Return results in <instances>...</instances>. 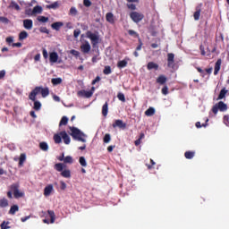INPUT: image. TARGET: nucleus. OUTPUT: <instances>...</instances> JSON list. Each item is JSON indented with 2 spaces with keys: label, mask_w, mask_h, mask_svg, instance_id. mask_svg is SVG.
<instances>
[{
  "label": "nucleus",
  "mask_w": 229,
  "mask_h": 229,
  "mask_svg": "<svg viewBox=\"0 0 229 229\" xmlns=\"http://www.w3.org/2000/svg\"><path fill=\"white\" fill-rule=\"evenodd\" d=\"M83 4L85 7H90V5H92V2L90 0H83Z\"/></svg>",
  "instance_id": "4d7b16f0"
},
{
  "label": "nucleus",
  "mask_w": 229,
  "mask_h": 229,
  "mask_svg": "<svg viewBox=\"0 0 229 229\" xmlns=\"http://www.w3.org/2000/svg\"><path fill=\"white\" fill-rule=\"evenodd\" d=\"M53 191H54L53 184H48L47 186H46L44 190V196L49 197L53 193Z\"/></svg>",
  "instance_id": "f8f14e48"
},
{
  "label": "nucleus",
  "mask_w": 229,
  "mask_h": 229,
  "mask_svg": "<svg viewBox=\"0 0 229 229\" xmlns=\"http://www.w3.org/2000/svg\"><path fill=\"white\" fill-rule=\"evenodd\" d=\"M98 81H101L100 75H97V77H95V79H93L91 85H96V83H98Z\"/></svg>",
  "instance_id": "3c124183"
},
{
  "label": "nucleus",
  "mask_w": 229,
  "mask_h": 229,
  "mask_svg": "<svg viewBox=\"0 0 229 229\" xmlns=\"http://www.w3.org/2000/svg\"><path fill=\"white\" fill-rule=\"evenodd\" d=\"M81 32V30L80 29H76L74 30V37L78 38L80 36Z\"/></svg>",
  "instance_id": "338daca9"
},
{
  "label": "nucleus",
  "mask_w": 229,
  "mask_h": 229,
  "mask_svg": "<svg viewBox=\"0 0 229 229\" xmlns=\"http://www.w3.org/2000/svg\"><path fill=\"white\" fill-rule=\"evenodd\" d=\"M155 164H156L155 160H153V158H150V164H146V165L148 169H153Z\"/></svg>",
  "instance_id": "8fccbe9b"
},
{
  "label": "nucleus",
  "mask_w": 229,
  "mask_h": 229,
  "mask_svg": "<svg viewBox=\"0 0 229 229\" xmlns=\"http://www.w3.org/2000/svg\"><path fill=\"white\" fill-rule=\"evenodd\" d=\"M57 7H59L58 2H54V4L48 5V9H57Z\"/></svg>",
  "instance_id": "603ef678"
},
{
  "label": "nucleus",
  "mask_w": 229,
  "mask_h": 229,
  "mask_svg": "<svg viewBox=\"0 0 229 229\" xmlns=\"http://www.w3.org/2000/svg\"><path fill=\"white\" fill-rule=\"evenodd\" d=\"M39 31L44 32L45 34L50 33V30H48L47 27H40Z\"/></svg>",
  "instance_id": "6e6d98bb"
},
{
  "label": "nucleus",
  "mask_w": 229,
  "mask_h": 229,
  "mask_svg": "<svg viewBox=\"0 0 229 229\" xmlns=\"http://www.w3.org/2000/svg\"><path fill=\"white\" fill-rule=\"evenodd\" d=\"M224 123L226 124V126H229V115L224 116Z\"/></svg>",
  "instance_id": "052dcab7"
},
{
  "label": "nucleus",
  "mask_w": 229,
  "mask_h": 229,
  "mask_svg": "<svg viewBox=\"0 0 229 229\" xmlns=\"http://www.w3.org/2000/svg\"><path fill=\"white\" fill-rule=\"evenodd\" d=\"M58 53L57 52H50L49 54V61L51 63H56L58 61Z\"/></svg>",
  "instance_id": "dca6fc26"
},
{
  "label": "nucleus",
  "mask_w": 229,
  "mask_h": 229,
  "mask_svg": "<svg viewBox=\"0 0 229 229\" xmlns=\"http://www.w3.org/2000/svg\"><path fill=\"white\" fill-rule=\"evenodd\" d=\"M130 16L132 21H134L135 23H140V21H141V20H144L145 18L142 13H138L136 10H134L133 13H131Z\"/></svg>",
  "instance_id": "6e6552de"
},
{
  "label": "nucleus",
  "mask_w": 229,
  "mask_h": 229,
  "mask_svg": "<svg viewBox=\"0 0 229 229\" xmlns=\"http://www.w3.org/2000/svg\"><path fill=\"white\" fill-rule=\"evenodd\" d=\"M200 15H201V5H198V7H196L195 13H193L194 20L199 21Z\"/></svg>",
  "instance_id": "6ab92c4d"
},
{
  "label": "nucleus",
  "mask_w": 229,
  "mask_h": 229,
  "mask_svg": "<svg viewBox=\"0 0 229 229\" xmlns=\"http://www.w3.org/2000/svg\"><path fill=\"white\" fill-rule=\"evenodd\" d=\"M103 72H104V74H106V76H108V74H111V72H112V68H111V66H110L109 64L106 65V66L104 67Z\"/></svg>",
  "instance_id": "4c0bfd02"
},
{
  "label": "nucleus",
  "mask_w": 229,
  "mask_h": 229,
  "mask_svg": "<svg viewBox=\"0 0 229 229\" xmlns=\"http://www.w3.org/2000/svg\"><path fill=\"white\" fill-rule=\"evenodd\" d=\"M43 57H45V59H47L48 57V52L47 48H43Z\"/></svg>",
  "instance_id": "774afa93"
},
{
  "label": "nucleus",
  "mask_w": 229,
  "mask_h": 229,
  "mask_svg": "<svg viewBox=\"0 0 229 229\" xmlns=\"http://www.w3.org/2000/svg\"><path fill=\"white\" fill-rule=\"evenodd\" d=\"M9 206V202L7 199H0V208H7Z\"/></svg>",
  "instance_id": "c9c22d12"
},
{
  "label": "nucleus",
  "mask_w": 229,
  "mask_h": 229,
  "mask_svg": "<svg viewBox=\"0 0 229 229\" xmlns=\"http://www.w3.org/2000/svg\"><path fill=\"white\" fill-rule=\"evenodd\" d=\"M77 95L81 98H91L92 93H90V90H89V91H87V90H79Z\"/></svg>",
  "instance_id": "2eb2a0df"
},
{
  "label": "nucleus",
  "mask_w": 229,
  "mask_h": 229,
  "mask_svg": "<svg viewBox=\"0 0 229 229\" xmlns=\"http://www.w3.org/2000/svg\"><path fill=\"white\" fill-rule=\"evenodd\" d=\"M155 112H156L155 108L150 106L149 108H148V110H146L145 115H148V116L154 115Z\"/></svg>",
  "instance_id": "f704fd0d"
},
{
  "label": "nucleus",
  "mask_w": 229,
  "mask_h": 229,
  "mask_svg": "<svg viewBox=\"0 0 229 229\" xmlns=\"http://www.w3.org/2000/svg\"><path fill=\"white\" fill-rule=\"evenodd\" d=\"M66 167V163L65 162H57L55 164L54 168L55 171H60L61 175L64 177V179H71L72 174L71 170H64Z\"/></svg>",
  "instance_id": "7ed1b4c3"
},
{
  "label": "nucleus",
  "mask_w": 229,
  "mask_h": 229,
  "mask_svg": "<svg viewBox=\"0 0 229 229\" xmlns=\"http://www.w3.org/2000/svg\"><path fill=\"white\" fill-rule=\"evenodd\" d=\"M194 155H196V151H191V150H189V151H185V153H184V157H185L186 158H193V157H194Z\"/></svg>",
  "instance_id": "473e14b6"
},
{
  "label": "nucleus",
  "mask_w": 229,
  "mask_h": 229,
  "mask_svg": "<svg viewBox=\"0 0 229 229\" xmlns=\"http://www.w3.org/2000/svg\"><path fill=\"white\" fill-rule=\"evenodd\" d=\"M79 162H80L81 165H82V166L88 165V162H87L85 157H80Z\"/></svg>",
  "instance_id": "ea45409f"
},
{
  "label": "nucleus",
  "mask_w": 229,
  "mask_h": 229,
  "mask_svg": "<svg viewBox=\"0 0 229 229\" xmlns=\"http://www.w3.org/2000/svg\"><path fill=\"white\" fill-rule=\"evenodd\" d=\"M23 26L28 30H30L33 27V20H23Z\"/></svg>",
  "instance_id": "a211bd4d"
},
{
  "label": "nucleus",
  "mask_w": 229,
  "mask_h": 229,
  "mask_svg": "<svg viewBox=\"0 0 229 229\" xmlns=\"http://www.w3.org/2000/svg\"><path fill=\"white\" fill-rule=\"evenodd\" d=\"M81 50L84 54H89L91 50V45L89 43V41H85L82 45H81Z\"/></svg>",
  "instance_id": "9b49d317"
},
{
  "label": "nucleus",
  "mask_w": 229,
  "mask_h": 229,
  "mask_svg": "<svg viewBox=\"0 0 229 229\" xmlns=\"http://www.w3.org/2000/svg\"><path fill=\"white\" fill-rule=\"evenodd\" d=\"M102 114L104 115V117H106V115H108V102L107 101L102 106Z\"/></svg>",
  "instance_id": "5701e85b"
},
{
  "label": "nucleus",
  "mask_w": 229,
  "mask_h": 229,
  "mask_svg": "<svg viewBox=\"0 0 229 229\" xmlns=\"http://www.w3.org/2000/svg\"><path fill=\"white\" fill-rule=\"evenodd\" d=\"M128 64V60L127 59H123L121 61H118L117 66L118 68H124Z\"/></svg>",
  "instance_id": "a878e982"
},
{
  "label": "nucleus",
  "mask_w": 229,
  "mask_h": 229,
  "mask_svg": "<svg viewBox=\"0 0 229 229\" xmlns=\"http://www.w3.org/2000/svg\"><path fill=\"white\" fill-rule=\"evenodd\" d=\"M11 190L13 193L14 199H21L25 195L24 191H20V182L11 184Z\"/></svg>",
  "instance_id": "39448f33"
},
{
  "label": "nucleus",
  "mask_w": 229,
  "mask_h": 229,
  "mask_svg": "<svg viewBox=\"0 0 229 229\" xmlns=\"http://www.w3.org/2000/svg\"><path fill=\"white\" fill-rule=\"evenodd\" d=\"M144 137H145V133H144V132H141V133L140 134L139 139H137V140L134 141L135 146H140V144H141V140H142V139H144Z\"/></svg>",
  "instance_id": "72a5a7b5"
},
{
  "label": "nucleus",
  "mask_w": 229,
  "mask_h": 229,
  "mask_svg": "<svg viewBox=\"0 0 229 229\" xmlns=\"http://www.w3.org/2000/svg\"><path fill=\"white\" fill-rule=\"evenodd\" d=\"M228 93V90H226V89H222V90H220V94L218 95L217 99H224L226 96V94Z\"/></svg>",
  "instance_id": "c85d7f7f"
},
{
  "label": "nucleus",
  "mask_w": 229,
  "mask_h": 229,
  "mask_svg": "<svg viewBox=\"0 0 229 229\" xmlns=\"http://www.w3.org/2000/svg\"><path fill=\"white\" fill-rule=\"evenodd\" d=\"M63 25H64L63 21H55L54 23H52L51 27L52 29H55V30H60Z\"/></svg>",
  "instance_id": "412c9836"
},
{
  "label": "nucleus",
  "mask_w": 229,
  "mask_h": 229,
  "mask_svg": "<svg viewBox=\"0 0 229 229\" xmlns=\"http://www.w3.org/2000/svg\"><path fill=\"white\" fill-rule=\"evenodd\" d=\"M69 130L71 131L70 135L72 139L80 140L81 142H86L85 137H87V135L86 133H83L80 128H76V126H69Z\"/></svg>",
  "instance_id": "f03ea898"
},
{
  "label": "nucleus",
  "mask_w": 229,
  "mask_h": 229,
  "mask_svg": "<svg viewBox=\"0 0 229 229\" xmlns=\"http://www.w3.org/2000/svg\"><path fill=\"white\" fill-rule=\"evenodd\" d=\"M130 36H133V38H140V34L136 32V30H128Z\"/></svg>",
  "instance_id": "49530a36"
},
{
  "label": "nucleus",
  "mask_w": 229,
  "mask_h": 229,
  "mask_svg": "<svg viewBox=\"0 0 229 229\" xmlns=\"http://www.w3.org/2000/svg\"><path fill=\"white\" fill-rule=\"evenodd\" d=\"M71 54H72V55H76V57L80 55L79 50H75V49L71 50Z\"/></svg>",
  "instance_id": "e2e57ef3"
},
{
  "label": "nucleus",
  "mask_w": 229,
  "mask_h": 229,
  "mask_svg": "<svg viewBox=\"0 0 229 229\" xmlns=\"http://www.w3.org/2000/svg\"><path fill=\"white\" fill-rule=\"evenodd\" d=\"M62 81H63L62 77H53V79H51V82L55 86L61 85Z\"/></svg>",
  "instance_id": "aec40b11"
},
{
  "label": "nucleus",
  "mask_w": 229,
  "mask_h": 229,
  "mask_svg": "<svg viewBox=\"0 0 229 229\" xmlns=\"http://www.w3.org/2000/svg\"><path fill=\"white\" fill-rule=\"evenodd\" d=\"M62 139L64 140V144H70L71 142V137L68 135L67 131H61Z\"/></svg>",
  "instance_id": "4468645a"
},
{
  "label": "nucleus",
  "mask_w": 229,
  "mask_h": 229,
  "mask_svg": "<svg viewBox=\"0 0 229 229\" xmlns=\"http://www.w3.org/2000/svg\"><path fill=\"white\" fill-rule=\"evenodd\" d=\"M49 18H47V16H38V21H42V23H46L47 21H48Z\"/></svg>",
  "instance_id": "a18cd8bd"
},
{
  "label": "nucleus",
  "mask_w": 229,
  "mask_h": 229,
  "mask_svg": "<svg viewBox=\"0 0 229 229\" xmlns=\"http://www.w3.org/2000/svg\"><path fill=\"white\" fill-rule=\"evenodd\" d=\"M26 153H21L20 158H19V165L21 166L24 165V162L26 161Z\"/></svg>",
  "instance_id": "393cba45"
},
{
  "label": "nucleus",
  "mask_w": 229,
  "mask_h": 229,
  "mask_svg": "<svg viewBox=\"0 0 229 229\" xmlns=\"http://www.w3.org/2000/svg\"><path fill=\"white\" fill-rule=\"evenodd\" d=\"M199 49H200L201 55H206V50H205L204 45H200Z\"/></svg>",
  "instance_id": "680f3d73"
},
{
  "label": "nucleus",
  "mask_w": 229,
  "mask_h": 229,
  "mask_svg": "<svg viewBox=\"0 0 229 229\" xmlns=\"http://www.w3.org/2000/svg\"><path fill=\"white\" fill-rule=\"evenodd\" d=\"M60 184H61V190H66L67 188L66 182H64V181H61Z\"/></svg>",
  "instance_id": "0e129e2a"
},
{
  "label": "nucleus",
  "mask_w": 229,
  "mask_h": 229,
  "mask_svg": "<svg viewBox=\"0 0 229 229\" xmlns=\"http://www.w3.org/2000/svg\"><path fill=\"white\" fill-rule=\"evenodd\" d=\"M117 98L120 101H122L123 103H125L126 98L124 94H123L122 92H119V94L117 95Z\"/></svg>",
  "instance_id": "37998d69"
},
{
  "label": "nucleus",
  "mask_w": 229,
  "mask_h": 229,
  "mask_svg": "<svg viewBox=\"0 0 229 229\" xmlns=\"http://www.w3.org/2000/svg\"><path fill=\"white\" fill-rule=\"evenodd\" d=\"M6 76V72L5 70H0V80H4Z\"/></svg>",
  "instance_id": "13d9d810"
},
{
  "label": "nucleus",
  "mask_w": 229,
  "mask_h": 229,
  "mask_svg": "<svg viewBox=\"0 0 229 229\" xmlns=\"http://www.w3.org/2000/svg\"><path fill=\"white\" fill-rule=\"evenodd\" d=\"M9 224L10 222H6L5 220H4V222H2V224L0 225L1 229H10Z\"/></svg>",
  "instance_id": "a19ab883"
},
{
  "label": "nucleus",
  "mask_w": 229,
  "mask_h": 229,
  "mask_svg": "<svg viewBox=\"0 0 229 229\" xmlns=\"http://www.w3.org/2000/svg\"><path fill=\"white\" fill-rule=\"evenodd\" d=\"M64 162L65 164H72L73 158L71 155H67L66 157H64Z\"/></svg>",
  "instance_id": "58836bf2"
},
{
  "label": "nucleus",
  "mask_w": 229,
  "mask_h": 229,
  "mask_svg": "<svg viewBox=\"0 0 229 229\" xmlns=\"http://www.w3.org/2000/svg\"><path fill=\"white\" fill-rule=\"evenodd\" d=\"M0 22L1 23H10V20H8V18H5V16H0Z\"/></svg>",
  "instance_id": "864d4df0"
},
{
  "label": "nucleus",
  "mask_w": 229,
  "mask_h": 229,
  "mask_svg": "<svg viewBox=\"0 0 229 229\" xmlns=\"http://www.w3.org/2000/svg\"><path fill=\"white\" fill-rule=\"evenodd\" d=\"M12 186H10L9 191H7V197L8 199H13V191L11 190Z\"/></svg>",
  "instance_id": "bf43d9fd"
},
{
  "label": "nucleus",
  "mask_w": 229,
  "mask_h": 229,
  "mask_svg": "<svg viewBox=\"0 0 229 229\" xmlns=\"http://www.w3.org/2000/svg\"><path fill=\"white\" fill-rule=\"evenodd\" d=\"M49 216H50V222L51 224H54L55 220V211H52L50 209H48L47 211Z\"/></svg>",
  "instance_id": "e433bc0d"
},
{
  "label": "nucleus",
  "mask_w": 229,
  "mask_h": 229,
  "mask_svg": "<svg viewBox=\"0 0 229 229\" xmlns=\"http://www.w3.org/2000/svg\"><path fill=\"white\" fill-rule=\"evenodd\" d=\"M148 70H158L159 64L157 63H155L154 61H149L147 64Z\"/></svg>",
  "instance_id": "f3484780"
},
{
  "label": "nucleus",
  "mask_w": 229,
  "mask_h": 229,
  "mask_svg": "<svg viewBox=\"0 0 229 229\" xmlns=\"http://www.w3.org/2000/svg\"><path fill=\"white\" fill-rule=\"evenodd\" d=\"M10 7L12 9H15L16 11H20L21 7L16 2H11Z\"/></svg>",
  "instance_id": "79ce46f5"
},
{
  "label": "nucleus",
  "mask_w": 229,
  "mask_h": 229,
  "mask_svg": "<svg viewBox=\"0 0 229 229\" xmlns=\"http://www.w3.org/2000/svg\"><path fill=\"white\" fill-rule=\"evenodd\" d=\"M70 14H72V16H77L78 11H77L76 7H71Z\"/></svg>",
  "instance_id": "09e8293b"
},
{
  "label": "nucleus",
  "mask_w": 229,
  "mask_h": 229,
  "mask_svg": "<svg viewBox=\"0 0 229 229\" xmlns=\"http://www.w3.org/2000/svg\"><path fill=\"white\" fill-rule=\"evenodd\" d=\"M221 64H222V59L218 58L215 64V70H214L215 76H217V74H219V71L221 70Z\"/></svg>",
  "instance_id": "ddd939ff"
},
{
  "label": "nucleus",
  "mask_w": 229,
  "mask_h": 229,
  "mask_svg": "<svg viewBox=\"0 0 229 229\" xmlns=\"http://www.w3.org/2000/svg\"><path fill=\"white\" fill-rule=\"evenodd\" d=\"M19 211V206H17L16 204H14L13 206H11V208L9 210V214L10 215H15V213Z\"/></svg>",
  "instance_id": "c756f323"
},
{
  "label": "nucleus",
  "mask_w": 229,
  "mask_h": 229,
  "mask_svg": "<svg viewBox=\"0 0 229 229\" xmlns=\"http://www.w3.org/2000/svg\"><path fill=\"white\" fill-rule=\"evenodd\" d=\"M127 124L126 123H123L122 119H116L114 123H113V128H122L124 130L126 128Z\"/></svg>",
  "instance_id": "9d476101"
},
{
  "label": "nucleus",
  "mask_w": 229,
  "mask_h": 229,
  "mask_svg": "<svg viewBox=\"0 0 229 229\" xmlns=\"http://www.w3.org/2000/svg\"><path fill=\"white\" fill-rule=\"evenodd\" d=\"M166 81H167V77L166 75H163V73H161V75H158V77H157V83H158V85H164L163 89H161V93L164 96H167V94H169V89L166 85Z\"/></svg>",
  "instance_id": "20e7f679"
},
{
  "label": "nucleus",
  "mask_w": 229,
  "mask_h": 229,
  "mask_svg": "<svg viewBox=\"0 0 229 229\" xmlns=\"http://www.w3.org/2000/svg\"><path fill=\"white\" fill-rule=\"evenodd\" d=\"M68 117H66V115H64V117H62L61 121L59 122V126H66L68 124Z\"/></svg>",
  "instance_id": "2f4dec72"
},
{
  "label": "nucleus",
  "mask_w": 229,
  "mask_h": 229,
  "mask_svg": "<svg viewBox=\"0 0 229 229\" xmlns=\"http://www.w3.org/2000/svg\"><path fill=\"white\" fill-rule=\"evenodd\" d=\"M41 94L42 98H47L50 94V90L48 88L43 89V87H36L30 94L29 99L34 102V110L38 111L41 109L42 105L40 101H37V96Z\"/></svg>",
  "instance_id": "f257e3e1"
},
{
  "label": "nucleus",
  "mask_w": 229,
  "mask_h": 229,
  "mask_svg": "<svg viewBox=\"0 0 229 229\" xmlns=\"http://www.w3.org/2000/svg\"><path fill=\"white\" fill-rule=\"evenodd\" d=\"M62 131H60V133H55L54 135V140L55 142V144H60L62 142V135H61Z\"/></svg>",
  "instance_id": "4be33fe9"
},
{
  "label": "nucleus",
  "mask_w": 229,
  "mask_h": 229,
  "mask_svg": "<svg viewBox=\"0 0 229 229\" xmlns=\"http://www.w3.org/2000/svg\"><path fill=\"white\" fill-rule=\"evenodd\" d=\"M103 140H104V142H106V143L110 142V140H111V135H110V133H106V135L104 136Z\"/></svg>",
  "instance_id": "de8ad7c7"
},
{
  "label": "nucleus",
  "mask_w": 229,
  "mask_h": 229,
  "mask_svg": "<svg viewBox=\"0 0 229 229\" xmlns=\"http://www.w3.org/2000/svg\"><path fill=\"white\" fill-rule=\"evenodd\" d=\"M39 148L43 151H48V149H49V146H48L47 142H45V141L39 142Z\"/></svg>",
  "instance_id": "cd10ccee"
},
{
  "label": "nucleus",
  "mask_w": 229,
  "mask_h": 229,
  "mask_svg": "<svg viewBox=\"0 0 229 229\" xmlns=\"http://www.w3.org/2000/svg\"><path fill=\"white\" fill-rule=\"evenodd\" d=\"M106 21H109V23H114V18L113 13H107L106 14Z\"/></svg>",
  "instance_id": "b1692460"
},
{
  "label": "nucleus",
  "mask_w": 229,
  "mask_h": 229,
  "mask_svg": "<svg viewBox=\"0 0 229 229\" xmlns=\"http://www.w3.org/2000/svg\"><path fill=\"white\" fill-rule=\"evenodd\" d=\"M6 43H8V45H11L13 43V36H8L5 39Z\"/></svg>",
  "instance_id": "5fc2aeb1"
},
{
  "label": "nucleus",
  "mask_w": 229,
  "mask_h": 229,
  "mask_svg": "<svg viewBox=\"0 0 229 229\" xmlns=\"http://www.w3.org/2000/svg\"><path fill=\"white\" fill-rule=\"evenodd\" d=\"M86 36L90 39L93 47L98 45L100 41V36H98V34H95L94 32H91V30H87Z\"/></svg>",
  "instance_id": "423d86ee"
},
{
  "label": "nucleus",
  "mask_w": 229,
  "mask_h": 229,
  "mask_svg": "<svg viewBox=\"0 0 229 229\" xmlns=\"http://www.w3.org/2000/svg\"><path fill=\"white\" fill-rule=\"evenodd\" d=\"M127 7H128V9H131V11H132V13H134L135 10L137 9L135 4H133V3L127 4Z\"/></svg>",
  "instance_id": "c03bdc74"
},
{
  "label": "nucleus",
  "mask_w": 229,
  "mask_h": 229,
  "mask_svg": "<svg viewBox=\"0 0 229 229\" xmlns=\"http://www.w3.org/2000/svg\"><path fill=\"white\" fill-rule=\"evenodd\" d=\"M43 9L40 5H36L34 9L32 10V14H40L42 13Z\"/></svg>",
  "instance_id": "7c9ffc66"
},
{
  "label": "nucleus",
  "mask_w": 229,
  "mask_h": 229,
  "mask_svg": "<svg viewBox=\"0 0 229 229\" xmlns=\"http://www.w3.org/2000/svg\"><path fill=\"white\" fill-rule=\"evenodd\" d=\"M174 54L173 52H169L167 54V66L169 68H174L175 61H174Z\"/></svg>",
  "instance_id": "1a4fd4ad"
},
{
  "label": "nucleus",
  "mask_w": 229,
  "mask_h": 229,
  "mask_svg": "<svg viewBox=\"0 0 229 229\" xmlns=\"http://www.w3.org/2000/svg\"><path fill=\"white\" fill-rule=\"evenodd\" d=\"M228 106L225 103H224V101H219L216 105L213 106L212 112L216 114L218 113V110H220V112H225Z\"/></svg>",
  "instance_id": "0eeeda50"
},
{
  "label": "nucleus",
  "mask_w": 229,
  "mask_h": 229,
  "mask_svg": "<svg viewBox=\"0 0 229 229\" xmlns=\"http://www.w3.org/2000/svg\"><path fill=\"white\" fill-rule=\"evenodd\" d=\"M198 72H199V74H202V76H205V70H203L200 66L197 67Z\"/></svg>",
  "instance_id": "69168bd1"
},
{
  "label": "nucleus",
  "mask_w": 229,
  "mask_h": 229,
  "mask_svg": "<svg viewBox=\"0 0 229 229\" xmlns=\"http://www.w3.org/2000/svg\"><path fill=\"white\" fill-rule=\"evenodd\" d=\"M29 34L27 30H21L19 34V39L20 41H22L23 39H26L28 38Z\"/></svg>",
  "instance_id": "bb28decb"
}]
</instances>
